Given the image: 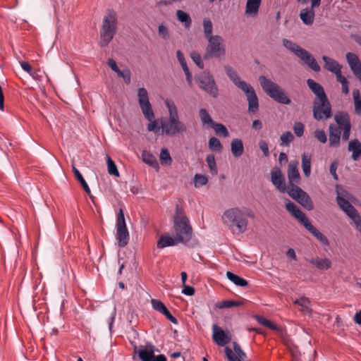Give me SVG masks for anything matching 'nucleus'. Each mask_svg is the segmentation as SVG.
<instances>
[{
  "instance_id": "5",
  "label": "nucleus",
  "mask_w": 361,
  "mask_h": 361,
  "mask_svg": "<svg viewBox=\"0 0 361 361\" xmlns=\"http://www.w3.org/2000/svg\"><path fill=\"white\" fill-rule=\"evenodd\" d=\"M173 228L175 236L180 243H186L192 238V228L189 219L182 209L178 207L176 209Z\"/></svg>"
},
{
  "instance_id": "58",
  "label": "nucleus",
  "mask_w": 361,
  "mask_h": 361,
  "mask_svg": "<svg viewBox=\"0 0 361 361\" xmlns=\"http://www.w3.org/2000/svg\"><path fill=\"white\" fill-rule=\"evenodd\" d=\"M107 64L116 73L121 71L117 66L116 62L112 59L108 60Z\"/></svg>"
},
{
  "instance_id": "56",
  "label": "nucleus",
  "mask_w": 361,
  "mask_h": 361,
  "mask_svg": "<svg viewBox=\"0 0 361 361\" xmlns=\"http://www.w3.org/2000/svg\"><path fill=\"white\" fill-rule=\"evenodd\" d=\"M182 293L185 295H192L195 293V289L193 287L190 286L183 285V289Z\"/></svg>"
},
{
  "instance_id": "8",
  "label": "nucleus",
  "mask_w": 361,
  "mask_h": 361,
  "mask_svg": "<svg viewBox=\"0 0 361 361\" xmlns=\"http://www.w3.org/2000/svg\"><path fill=\"white\" fill-rule=\"evenodd\" d=\"M259 81L263 90L274 100L283 104H289L290 103V98L276 83L264 76H260Z\"/></svg>"
},
{
  "instance_id": "53",
  "label": "nucleus",
  "mask_w": 361,
  "mask_h": 361,
  "mask_svg": "<svg viewBox=\"0 0 361 361\" xmlns=\"http://www.w3.org/2000/svg\"><path fill=\"white\" fill-rule=\"evenodd\" d=\"M117 75L118 76L123 78L126 83L129 84L130 82V72L129 70L126 69L120 71Z\"/></svg>"
},
{
  "instance_id": "14",
  "label": "nucleus",
  "mask_w": 361,
  "mask_h": 361,
  "mask_svg": "<svg viewBox=\"0 0 361 361\" xmlns=\"http://www.w3.org/2000/svg\"><path fill=\"white\" fill-rule=\"evenodd\" d=\"M313 115L315 119L322 120L331 118L332 116L331 104L327 98L326 99L314 100Z\"/></svg>"
},
{
  "instance_id": "42",
  "label": "nucleus",
  "mask_w": 361,
  "mask_h": 361,
  "mask_svg": "<svg viewBox=\"0 0 361 361\" xmlns=\"http://www.w3.org/2000/svg\"><path fill=\"white\" fill-rule=\"evenodd\" d=\"M255 319L259 324H261L262 325H263L266 327H268L272 330H278L279 329V327L276 324H274L270 320L267 319L266 318H264L263 317L257 315V316H255Z\"/></svg>"
},
{
  "instance_id": "60",
  "label": "nucleus",
  "mask_w": 361,
  "mask_h": 361,
  "mask_svg": "<svg viewBox=\"0 0 361 361\" xmlns=\"http://www.w3.org/2000/svg\"><path fill=\"white\" fill-rule=\"evenodd\" d=\"M336 169H337V164L335 161H334L333 163H331V164L330 166V173L333 176L334 179H336V180H337V178H338L337 174H336Z\"/></svg>"
},
{
  "instance_id": "17",
  "label": "nucleus",
  "mask_w": 361,
  "mask_h": 361,
  "mask_svg": "<svg viewBox=\"0 0 361 361\" xmlns=\"http://www.w3.org/2000/svg\"><path fill=\"white\" fill-rule=\"evenodd\" d=\"M311 7L305 8L300 11V18L302 23L307 25H311L314 20V8L319 7L321 0H310Z\"/></svg>"
},
{
  "instance_id": "59",
  "label": "nucleus",
  "mask_w": 361,
  "mask_h": 361,
  "mask_svg": "<svg viewBox=\"0 0 361 361\" xmlns=\"http://www.w3.org/2000/svg\"><path fill=\"white\" fill-rule=\"evenodd\" d=\"M334 74L336 75V80L339 82L341 84H343L348 81L345 77L342 75L341 70L336 71V73H334Z\"/></svg>"
},
{
  "instance_id": "3",
  "label": "nucleus",
  "mask_w": 361,
  "mask_h": 361,
  "mask_svg": "<svg viewBox=\"0 0 361 361\" xmlns=\"http://www.w3.org/2000/svg\"><path fill=\"white\" fill-rule=\"evenodd\" d=\"M164 103L168 109V117L161 120L160 128L162 134L168 136H176L185 133L187 131V126L180 119L178 108L175 103L170 99L165 100Z\"/></svg>"
},
{
  "instance_id": "63",
  "label": "nucleus",
  "mask_w": 361,
  "mask_h": 361,
  "mask_svg": "<svg viewBox=\"0 0 361 361\" xmlns=\"http://www.w3.org/2000/svg\"><path fill=\"white\" fill-rule=\"evenodd\" d=\"M279 161L281 164L287 162L288 157L285 152H281L279 157Z\"/></svg>"
},
{
  "instance_id": "22",
  "label": "nucleus",
  "mask_w": 361,
  "mask_h": 361,
  "mask_svg": "<svg viewBox=\"0 0 361 361\" xmlns=\"http://www.w3.org/2000/svg\"><path fill=\"white\" fill-rule=\"evenodd\" d=\"M262 0H247L245 13L249 17H255L258 14Z\"/></svg>"
},
{
  "instance_id": "4",
  "label": "nucleus",
  "mask_w": 361,
  "mask_h": 361,
  "mask_svg": "<svg viewBox=\"0 0 361 361\" xmlns=\"http://www.w3.org/2000/svg\"><path fill=\"white\" fill-rule=\"evenodd\" d=\"M224 69L233 82L246 94L248 101V111L251 113L257 112L259 109V102L253 87L245 81L240 80L236 71L231 67L226 66Z\"/></svg>"
},
{
  "instance_id": "21",
  "label": "nucleus",
  "mask_w": 361,
  "mask_h": 361,
  "mask_svg": "<svg viewBox=\"0 0 361 361\" xmlns=\"http://www.w3.org/2000/svg\"><path fill=\"white\" fill-rule=\"evenodd\" d=\"M151 302L154 310L163 314L172 323L177 324L178 321L176 318L171 314L165 305L161 300L152 299Z\"/></svg>"
},
{
  "instance_id": "43",
  "label": "nucleus",
  "mask_w": 361,
  "mask_h": 361,
  "mask_svg": "<svg viewBox=\"0 0 361 361\" xmlns=\"http://www.w3.org/2000/svg\"><path fill=\"white\" fill-rule=\"evenodd\" d=\"M203 27H204V36H205L206 39L212 37L213 36L212 35V33L213 26H212V23L209 19L205 18L203 20Z\"/></svg>"
},
{
  "instance_id": "54",
  "label": "nucleus",
  "mask_w": 361,
  "mask_h": 361,
  "mask_svg": "<svg viewBox=\"0 0 361 361\" xmlns=\"http://www.w3.org/2000/svg\"><path fill=\"white\" fill-rule=\"evenodd\" d=\"M259 146L260 149L263 152V154L265 157H268L269 155V147L264 140H260L259 142Z\"/></svg>"
},
{
  "instance_id": "15",
  "label": "nucleus",
  "mask_w": 361,
  "mask_h": 361,
  "mask_svg": "<svg viewBox=\"0 0 361 361\" xmlns=\"http://www.w3.org/2000/svg\"><path fill=\"white\" fill-rule=\"evenodd\" d=\"M200 87L206 91L213 97L218 95V88L213 77L209 73L204 72L198 78Z\"/></svg>"
},
{
  "instance_id": "46",
  "label": "nucleus",
  "mask_w": 361,
  "mask_h": 361,
  "mask_svg": "<svg viewBox=\"0 0 361 361\" xmlns=\"http://www.w3.org/2000/svg\"><path fill=\"white\" fill-rule=\"evenodd\" d=\"M209 147L211 150L220 152L222 149V145L216 137H211L209 140Z\"/></svg>"
},
{
  "instance_id": "9",
  "label": "nucleus",
  "mask_w": 361,
  "mask_h": 361,
  "mask_svg": "<svg viewBox=\"0 0 361 361\" xmlns=\"http://www.w3.org/2000/svg\"><path fill=\"white\" fill-rule=\"evenodd\" d=\"M283 44L287 49L294 53L304 62V63L308 66L311 69L316 72L320 71V66L318 65L315 59L307 51L301 48L297 44L286 39L283 40Z\"/></svg>"
},
{
  "instance_id": "23",
  "label": "nucleus",
  "mask_w": 361,
  "mask_h": 361,
  "mask_svg": "<svg viewBox=\"0 0 361 361\" xmlns=\"http://www.w3.org/2000/svg\"><path fill=\"white\" fill-rule=\"evenodd\" d=\"M307 83L310 90L315 94L317 98L315 100L326 99V96L324 93V89L321 85L316 82L312 79H308Z\"/></svg>"
},
{
  "instance_id": "2",
  "label": "nucleus",
  "mask_w": 361,
  "mask_h": 361,
  "mask_svg": "<svg viewBox=\"0 0 361 361\" xmlns=\"http://www.w3.org/2000/svg\"><path fill=\"white\" fill-rule=\"evenodd\" d=\"M298 164L297 161H291L288 164L287 173L290 186L287 192L292 198L295 199L305 209L312 210L314 207L312 200L305 191L295 185V183H299L300 178Z\"/></svg>"
},
{
  "instance_id": "37",
  "label": "nucleus",
  "mask_w": 361,
  "mask_h": 361,
  "mask_svg": "<svg viewBox=\"0 0 361 361\" xmlns=\"http://www.w3.org/2000/svg\"><path fill=\"white\" fill-rule=\"evenodd\" d=\"M353 97L355 104V112L357 115H361V96L358 90H354Z\"/></svg>"
},
{
  "instance_id": "51",
  "label": "nucleus",
  "mask_w": 361,
  "mask_h": 361,
  "mask_svg": "<svg viewBox=\"0 0 361 361\" xmlns=\"http://www.w3.org/2000/svg\"><path fill=\"white\" fill-rule=\"evenodd\" d=\"M314 137L322 143H325L327 141V137L323 130H316L314 132Z\"/></svg>"
},
{
  "instance_id": "41",
  "label": "nucleus",
  "mask_w": 361,
  "mask_h": 361,
  "mask_svg": "<svg viewBox=\"0 0 361 361\" xmlns=\"http://www.w3.org/2000/svg\"><path fill=\"white\" fill-rule=\"evenodd\" d=\"M106 161H107V167H108V172L111 176H115L116 177L119 176V172L117 169V167L114 162V161L111 159V157L107 155L106 156Z\"/></svg>"
},
{
  "instance_id": "48",
  "label": "nucleus",
  "mask_w": 361,
  "mask_h": 361,
  "mask_svg": "<svg viewBox=\"0 0 361 361\" xmlns=\"http://www.w3.org/2000/svg\"><path fill=\"white\" fill-rule=\"evenodd\" d=\"M206 160L211 173L212 174L216 175L217 173V168L215 162L214 156L213 154H209L207 155Z\"/></svg>"
},
{
  "instance_id": "30",
  "label": "nucleus",
  "mask_w": 361,
  "mask_h": 361,
  "mask_svg": "<svg viewBox=\"0 0 361 361\" xmlns=\"http://www.w3.org/2000/svg\"><path fill=\"white\" fill-rule=\"evenodd\" d=\"M231 149L234 157H240L244 152L243 141L238 138L233 139L231 143Z\"/></svg>"
},
{
  "instance_id": "24",
  "label": "nucleus",
  "mask_w": 361,
  "mask_h": 361,
  "mask_svg": "<svg viewBox=\"0 0 361 361\" xmlns=\"http://www.w3.org/2000/svg\"><path fill=\"white\" fill-rule=\"evenodd\" d=\"M178 243H180V241H178L177 238L176 236H171L169 235H161L157 241V247L162 249L169 246H173Z\"/></svg>"
},
{
  "instance_id": "6",
  "label": "nucleus",
  "mask_w": 361,
  "mask_h": 361,
  "mask_svg": "<svg viewBox=\"0 0 361 361\" xmlns=\"http://www.w3.org/2000/svg\"><path fill=\"white\" fill-rule=\"evenodd\" d=\"M117 29V15L114 10H108L104 16L100 31V44L106 46L114 38Z\"/></svg>"
},
{
  "instance_id": "18",
  "label": "nucleus",
  "mask_w": 361,
  "mask_h": 361,
  "mask_svg": "<svg viewBox=\"0 0 361 361\" xmlns=\"http://www.w3.org/2000/svg\"><path fill=\"white\" fill-rule=\"evenodd\" d=\"M233 351L228 347L225 348V353L229 361H244L246 354L243 351L240 346L236 343H233Z\"/></svg>"
},
{
  "instance_id": "47",
  "label": "nucleus",
  "mask_w": 361,
  "mask_h": 361,
  "mask_svg": "<svg viewBox=\"0 0 361 361\" xmlns=\"http://www.w3.org/2000/svg\"><path fill=\"white\" fill-rule=\"evenodd\" d=\"M208 182V179L205 176L196 174L194 177V185L195 188H200L205 185Z\"/></svg>"
},
{
  "instance_id": "57",
  "label": "nucleus",
  "mask_w": 361,
  "mask_h": 361,
  "mask_svg": "<svg viewBox=\"0 0 361 361\" xmlns=\"http://www.w3.org/2000/svg\"><path fill=\"white\" fill-rule=\"evenodd\" d=\"M21 68L30 75H32V66L26 61L20 62Z\"/></svg>"
},
{
  "instance_id": "50",
  "label": "nucleus",
  "mask_w": 361,
  "mask_h": 361,
  "mask_svg": "<svg viewBox=\"0 0 361 361\" xmlns=\"http://www.w3.org/2000/svg\"><path fill=\"white\" fill-rule=\"evenodd\" d=\"M190 57L200 68L202 69L204 68V64L202 61V57L199 53H197L196 51H192L190 54Z\"/></svg>"
},
{
  "instance_id": "61",
  "label": "nucleus",
  "mask_w": 361,
  "mask_h": 361,
  "mask_svg": "<svg viewBox=\"0 0 361 361\" xmlns=\"http://www.w3.org/2000/svg\"><path fill=\"white\" fill-rule=\"evenodd\" d=\"M286 255L288 258H290L294 260L296 259V255H295V250L292 248H290L288 250V251L286 252Z\"/></svg>"
},
{
  "instance_id": "44",
  "label": "nucleus",
  "mask_w": 361,
  "mask_h": 361,
  "mask_svg": "<svg viewBox=\"0 0 361 361\" xmlns=\"http://www.w3.org/2000/svg\"><path fill=\"white\" fill-rule=\"evenodd\" d=\"M210 127L214 130L217 135H222L224 137L228 136V131L223 124L214 122V124H212Z\"/></svg>"
},
{
  "instance_id": "52",
  "label": "nucleus",
  "mask_w": 361,
  "mask_h": 361,
  "mask_svg": "<svg viewBox=\"0 0 361 361\" xmlns=\"http://www.w3.org/2000/svg\"><path fill=\"white\" fill-rule=\"evenodd\" d=\"M293 130L298 137H301L304 133V125L301 122H296L294 124Z\"/></svg>"
},
{
  "instance_id": "20",
  "label": "nucleus",
  "mask_w": 361,
  "mask_h": 361,
  "mask_svg": "<svg viewBox=\"0 0 361 361\" xmlns=\"http://www.w3.org/2000/svg\"><path fill=\"white\" fill-rule=\"evenodd\" d=\"M271 178L272 183L281 192H285L286 190L284 178L280 168L275 166L272 169L271 171Z\"/></svg>"
},
{
  "instance_id": "35",
  "label": "nucleus",
  "mask_w": 361,
  "mask_h": 361,
  "mask_svg": "<svg viewBox=\"0 0 361 361\" xmlns=\"http://www.w3.org/2000/svg\"><path fill=\"white\" fill-rule=\"evenodd\" d=\"M226 276L231 281H232L236 286L245 287L247 285V281L245 279L240 277L239 276L231 271L226 272Z\"/></svg>"
},
{
  "instance_id": "29",
  "label": "nucleus",
  "mask_w": 361,
  "mask_h": 361,
  "mask_svg": "<svg viewBox=\"0 0 361 361\" xmlns=\"http://www.w3.org/2000/svg\"><path fill=\"white\" fill-rule=\"evenodd\" d=\"M312 264L321 270H327L331 267V262L328 258H312L309 261Z\"/></svg>"
},
{
  "instance_id": "62",
  "label": "nucleus",
  "mask_w": 361,
  "mask_h": 361,
  "mask_svg": "<svg viewBox=\"0 0 361 361\" xmlns=\"http://www.w3.org/2000/svg\"><path fill=\"white\" fill-rule=\"evenodd\" d=\"M354 322L356 324L361 325V310L355 313L354 316Z\"/></svg>"
},
{
  "instance_id": "55",
  "label": "nucleus",
  "mask_w": 361,
  "mask_h": 361,
  "mask_svg": "<svg viewBox=\"0 0 361 361\" xmlns=\"http://www.w3.org/2000/svg\"><path fill=\"white\" fill-rule=\"evenodd\" d=\"M159 34L163 38L166 39L169 37L168 29L166 26L161 25L159 26Z\"/></svg>"
},
{
  "instance_id": "36",
  "label": "nucleus",
  "mask_w": 361,
  "mask_h": 361,
  "mask_svg": "<svg viewBox=\"0 0 361 361\" xmlns=\"http://www.w3.org/2000/svg\"><path fill=\"white\" fill-rule=\"evenodd\" d=\"M159 160L161 165L170 166L172 163V158L166 148H162L159 154Z\"/></svg>"
},
{
  "instance_id": "12",
  "label": "nucleus",
  "mask_w": 361,
  "mask_h": 361,
  "mask_svg": "<svg viewBox=\"0 0 361 361\" xmlns=\"http://www.w3.org/2000/svg\"><path fill=\"white\" fill-rule=\"evenodd\" d=\"M208 45L204 54V59L215 57L220 58L225 54V47L223 39L219 35H214L207 39Z\"/></svg>"
},
{
  "instance_id": "39",
  "label": "nucleus",
  "mask_w": 361,
  "mask_h": 361,
  "mask_svg": "<svg viewBox=\"0 0 361 361\" xmlns=\"http://www.w3.org/2000/svg\"><path fill=\"white\" fill-rule=\"evenodd\" d=\"M241 302L235 300H222L216 303L218 309L231 308L232 307H238L241 305Z\"/></svg>"
},
{
  "instance_id": "19",
  "label": "nucleus",
  "mask_w": 361,
  "mask_h": 361,
  "mask_svg": "<svg viewBox=\"0 0 361 361\" xmlns=\"http://www.w3.org/2000/svg\"><path fill=\"white\" fill-rule=\"evenodd\" d=\"M345 56L351 71L360 81L361 80V61L358 56L352 52L347 53Z\"/></svg>"
},
{
  "instance_id": "45",
  "label": "nucleus",
  "mask_w": 361,
  "mask_h": 361,
  "mask_svg": "<svg viewBox=\"0 0 361 361\" xmlns=\"http://www.w3.org/2000/svg\"><path fill=\"white\" fill-rule=\"evenodd\" d=\"M139 357L142 361H153L154 354L152 350L143 349L140 351Z\"/></svg>"
},
{
  "instance_id": "27",
  "label": "nucleus",
  "mask_w": 361,
  "mask_h": 361,
  "mask_svg": "<svg viewBox=\"0 0 361 361\" xmlns=\"http://www.w3.org/2000/svg\"><path fill=\"white\" fill-rule=\"evenodd\" d=\"M322 59L324 61V68L327 71L334 73L336 71L341 70L342 66H341L336 60L326 56H324Z\"/></svg>"
},
{
  "instance_id": "32",
  "label": "nucleus",
  "mask_w": 361,
  "mask_h": 361,
  "mask_svg": "<svg viewBox=\"0 0 361 361\" xmlns=\"http://www.w3.org/2000/svg\"><path fill=\"white\" fill-rule=\"evenodd\" d=\"M142 159L143 162L148 164L149 166L158 169L159 164L155 157L151 152L148 151H143L142 153Z\"/></svg>"
},
{
  "instance_id": "7",
  "label": "nucleus",
  "mask_w": 361,
  "mask_h": 361,
  "mask_svg": "<svg viewBox=\"0 0 361 361\" xmlns=\"http://www.w3.org/2000/svg\"><path fill=\"white\" fill-rule=\"evenodd\" d=\"M286 209L298 219L307 230H308L321 243L324 245H329V240L320 231H319L310 222L309 219L306 217L305 214L301 212L297 206L290 202L286 204Z\"/></svg>"
},
{
  "instance_id": "64",
  "label": "nucleus",
  "mask_w": 361,
  "mask_h": 361,
  "mask_svg": "<svg viewBox=\"0 0 361 361\" xmlns=\"http://www.w3.org/2000/svg\"><path fill=\"white\" fill-rule=\"evenodd\" d=\"M262 127V122L259 120H255L252 122V128L255 129H261Z\"/></svg>"
},
{
  "instance_id": "10",
  "label": "nucleus",
  "mask_w": 361,
  "mask_h": 361,
  "mask_svg": "<svg viewBox=\"0 0 361 361\" xmlns=\"http://www.w3.org/2000/svg\"><path fill=\"white\" fill-rule=\"evenodd\" d=\"M137 96L142 112L149 121V123L147 125V130L149 131H154L157 128V123L149 101L148 93L145 88H139Z\"/></svg>"
},
{
  "instance_id": "16",
  "label": "nucleus",
  "mask_w": 361,
  "mask_h": 361,
  "mask_svg": "<svg viewBox=\"0 0 361 361\" xmlns=\"http://www.w3.org/2000/svg\"><path fill=\"white\" fill-rule=\"evenodd\" d=\"M213 341L219 346H224L231 340V335L229 331H225L217 324L212 325Z\"/></svg>"
},
{
  "instance_id": "34",
  "label": "nucleus",
  "mask_w": 361,
  "mask_h": 361,
  "mask_svg": "<svg viewBox=\"0 0 361 361\" xmlns=\"http://www.w3.org/2000/svg\"><path fill=\"white\" fill-rule=\"evenodd\" d=\"M176 16H177L178 20L180 23H183V25L186 29H188L190 27L191 23H192V20H191L190 16L187 13H185L181 10H178L176 11Z\"/></svg>"
},
{
  "instance_id": "11",
  "label": "nucleus",
  "mask_w": 361,
  "mask_h": 361,
  "mask_svg": "<svg viewBox=\"0 0 361 361\" xmlns=\"http://www.w3.org/2000/svg\"><path fill=\"white\" fill-rule=\"evenodd\" d=\"M115 236L119 247H123L128 243L130 234L122 209H120L116 214Z\"/></svg>"
},
{
  "instance_id": "26",
  "label": "nucleus",
  "mask_w": 361,
  "mask_h": 361,
  "mask_svg": "<svg viewBox=\"0 0 361 361\" xmlns=\"http://www.w3.org/2000/svg\"><path fill=\"white\" fill-rule=\"evenodd\" d=\"M348 150L352 152V159L357 160L361 156V142L357 139L350 140L348 143Z\"/></svg>"
},
{
  "instance_id": "49",
  "label": "nucleus",
  "mask_w": 361,
  "mask_h": 361,
  "mask_svg": "<svg viewBox=\"0 0 361 361\" xmlns=\"http://www.w3.org/2000/svg\"><path fill=\"white\" fill-rule=\"evenodd\" d=\"M281 145L288 146L293 140L294 136L290 132H286L281 135Z\"/></svg>"
},
{
  "instance_id": "38",
  "label": "nucleus",
  "mask_w": 361,
  "mask_h": 361,
  "mask_svg": "<svg viewBox=\"0 0 361 361\" xmlns=\"http://www.w3.org/2000/svg\"><path fill=\"white\" fill-rule=\"evenodd\" d=\"M73 172L75 178H77V180L80 183V184H81L82 188L84 189V190L88 195H90V189L87 183H86L85 180L82 177V174L80 173V172L75 166H73Z\"/></svg>"
},
{
  "instance_id": "25",
  "label": "nucleus",
  "mask_w": 361,
  "mask_h": 361,
  "mask_svg": "<svg viewBox=\"0 0 361 361\" xmlns=\"http://www.w3.org/2000/svg\"><path fill=\"white\" fill-rule=\"evenodd\" d=\"M341 140V130L334 125L329 126V146L331 147H338Z\"/></svg>"
},
{
  "instance_id": "28",
  "label": "nucleus",
  "mask_w": 361,
  "mask_h": 361,
  "mask_svg": "<svg viewBox=\"0 0 361 361\" xmlns=\"http://www.w3.org/2000/svg\"><path fill=\"white\" fill-rule=\"evenodd\" d=\"M294 304L298 305L301 307V312L303 314L310 315L312 312L311 308V302L306 297H301L294 301Z\"/></svg>"
},
{
  "instance_id": "1",
  "label": "nucleus",
  "mask_w": 361,
  "mask_h": 361,
  "mask_svg": "<svg viewBox=\"0 0 361 361\" xmlns=\"http://www.w3.org/2000/svg\"><path fill=\"white\" fill-rule=\"evenodd\" d=\"M248 218L254 219L253 212L245 207H231L226 209L222 216L223 224L233 233L243 234L247 230Z\"/></svg>"
},
{
  "instance_id": "31",
  "label": "nucleus",
  "mask_w": 361,
  "mask_h": 361,
  "mask_svg": "<svg viewBox=\"0 0 361 361\" xmlns=\"http://www.w3.org/2000/svg\"><path fill=\"white\" fill-rule=\"evenodd\" d=\"M311 159L310 154L303 153L302 155V169L305 177L308 178L311 173Z\"/></svg>"
},
{
  "instance_id": "13",
  "label": "nucleus",
  "mask_w": 361,
  "mask_h": 361,
  "mask_svg": "<svg viewBox=\"0 0 361 361\" xmlns=\"http://www.w3.org/2000/svg\"><path fill=\"white\" fill-rule=\"evenodd\" d=\"M335 121L337 123V129L343 132L342 140L347 141L350 135L351 123L349 115L346 112L339 111L335 114Z\"/></svg>"
},
{
  "instance_id": "33",
  "label": "nucleus",
  "mask_w": 361,
  "mask_h": 361,
  "mask_svg": "<svg viewBox=\"0 0 361 361\" xmlns=\"http://www.w3.org/2000/svg\"><path fill=\"white\" fill-rule=\"evenodd\" d=\"M177 58L178 61L180 62L181 67L185 74L186 79L188 82L191 85L192 84V75L189 71V68L187 66L184 56L180 51H178L176 53Z\"/></svg>"
},
{
  "instance_id": "40",
  "label": "nucleus",
  "mask_w": 361,
  "mask_h": 361,
  "mask_svg": "<svg viewBox=\"0 0 361 361\" xmlns=\"http://www.w3.org/2000/svg\"><path fill=\"white\" fill-rule=\"evenodd\" d=\"M199 115L203 125L211 126L212 124H214V122L205 109H201L199 111Z\"/></svg>"
}]
</instances>
